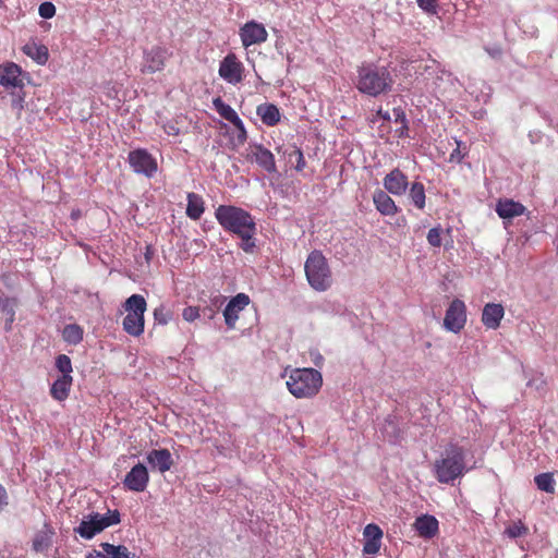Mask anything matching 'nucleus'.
Wrapping results in <instances>:
<instances>
[{"label": "nucleus", "mask_w": 558, "mask_h": 558, "mask_svg": "<svg viewBox=\"0 0 558 558\" xmlns=\"http://www.w3.org/2000/svg\"><path fill=\"white\" fill-rule=\"evenodd\" d=\"M353 83L361 94L377 97L389 93L395 81L387 66L365 61L356 68V76Z\"/></svg>", "instance_id": "1"}, {"label": "nucleus", "mask_w": 558, "mask_h": 558, "mask_svg": "<svg viewBox=\"0 0 558 558\" xmlns=\"http://www.w3.org/2000/svg\"><path fill=\"white\" fill-rule=\"evenodd\" d=\"M465 451L458 444L450 442L435 462L436 477L440 483L449 484L461 477L465 472Z\"/></svg>", "instance_id": "2"}, {"label": "nucleus", "mask_w": 558, "mask_h": 558, "mask_svg": "<svg viewBox=\"0 0 558 558\" xmlns=\"http://www.w3.org/2000/svg\"><path fill=\"white\" fill-rule=\"evenodd\" d=\"M218 223L232 234L257 230L255 218L245 209L233 205H219L215 210Z\"/></svg>", "instance_id": "3"}, {"label": "nucleus", "mask_w": 558, "mask_h": 558, "mask_svg": "<svg viewBox=\"0 0 558 558\" xmlns=\"http://www.w3.org/2000/svg\"><path fill=\"white\" fill-rule=\"evenodd\" d=\"M287 388L295 398H312L323 385L322 374L314 368L291 369Z\"/></svg>", "instance_id": "4"}, {"label": "nucleus", "mask_w": 558, "mask_h": 558, "mask_svg": "<svg viewBox=\"0 0 558 558\" xmlns=\"http://www.w3.org/2000/svg\"><path fill=\"white\" fill-rule=\"evenodd\" d=\"M304 270L308 284L315 291L324 292L331 287V270L322 252L315 250L310 253L305 260Z\"/></svg>", "instance_id": "5"}, {"label": "nucleus", "mask_w": 558, "mask_h": 558, "mask_svg": "<svg viewBox=\"0 0 558 558\" xmlns=\"http://www.w3.org/2000/svg\"><path fill=\"white\" fill-rule=\"evenodd\" d=\"M119 522L120 513L118 510H108L105 514L96 512L85 515L74 531L82 538L92 539L96 534L111 525L118 524Z\"/></svg>", "instance_id": "6"}, {"label": "nucleus", "mask_w": 558, "mask_h": 558, "mask_svg": "<svg viewBox=\"0 0 558 558\" xmlns=\"http://www.w3.org/2000/svg\"><path fill=\"white\" fill-rule=\"evenodd\" d=\"M128 161L134 172L143 174L146 178H153L158 171L156 158L144 148L131 150L128 156Z\"/></svg>", "instance_id": "7"}, {"label": "nucleus", "mask_w": 558, "mask_h": 558, "mask_svg": "<svg viewBox=\"0 0 558 558\" xmlns=\"http://www.w3.org/2000/svg\"><path fill=\"white\" fill-rule=\"evenodd\" d=\"M466 324V306L460 299H454L446 310L444 328L453 333L460 332Z\"/></svg>", "instance_id": "8"}, {"label": "nucleus", "mask_w": 558, "mask_h": 558, "mask_svg": "<svg viewBox=\"0 0 558 558\" xmlns=\"http://www.w3.org/2000/svg\"><path fill=\"white\" fill-rule=\"evenodd\" d=\"M218 72L227 83L236 85L243 80L244 65L234 53H228L220 61Z\"/></svg>", "instance_id": "9"}, {"label": "nucleus", "mask_w": 558, "mask_h": 558, "mask_svg": "<svg viewBox=\"0 0 558 558\" xmlns=\"http://www.w3.org/2000/svg\"><path fill=\"white\" fill-rule=\"evenodd\" d=\"M240 37L242 45L247 48L253 45L265 43L268 34L263 24L250 21L240 28Z\"/></svg>", "instance_id": "10"}, {"label": "nucleus", "mask_w": 558, "mask_h": 558, "mask_svg": "<svg viewBox=\"0 0 558 558\" xmlns=\"http://www.w3.org/2000/svg\"><path fill=\"white\" fill-rule=\"evenodd\" d=\"M169 56L170 52L166 48L158 46L153 47L150 50L144 52L142 71L146 73H155L161 71Z\"/></svg>", "instance_id": "11"}, {"label": "nucleus", "mask_w": 558, "mask_h": 558, "mask_svg": "<svg viewBox=\"0 0 558 558\" xmlns=\"http://www.w3.org/2000/svg\"><path fill=\"white\" fill-rule=\"evenodd\" d=\"M250 296L245 293H238L233 296L223 310V317L229 329L235 327L239 314L250 304Z\"/></svg>", "instance_id": "12"}, {"label": "nucleus", "mask_w": 558, "mask_h": 558, "mask_svg": "<svg viewBox=\"0 0 558 558\" xmlns=\"http://www.w3.org/2000/svg\"><path fill=\"white\" fill-rule=\"evenodd\" d=\"M148 481L147 468L142 463H137L125 475L123 484L128 489L140 493L146 489Z\"/></svg>", "instance_id": "13"}, {"label": "nucleus", "mask_w": 558, "mask_h": 558, "mask_svg": "<svg viewBox=\"0 0 558 558\" xmlns=\"http://www.w3.org/2000/svg\"><path fill=\"white\" fill-rule=\"evenodd\" d=\"M21 75L22 69L17 64L13 62L0 64V86H4L5 88H22L24 84Z\"/></svg>", "instance_id": "14"}, {"label": "nucleus", "mask_w": 558, "mask_h": 558, "mask_svg": "<svg viewBox=\"0 0 558 558\" xmlns=\"http://www.w3.org/2000/svg\"><path fill=\"white\" fill-rule=\"evenodd\" d=\"M250 150L247 158L254 160L260 168L269 173L276 171L275 156L269 149L260 144H252L250 145Z\"/></svg>", "instance_id": "15"}, {"label": "nucleus", "mask_w": 558, "mask_h": 558, "mask_svg": "<svg viewBox=\"0 0 558 558\" xmlns=\"http://www.w3.org/2000/svg\"><path fill=\"white\" fill-rule=\"evenodd\" d=\"M383 184L388 193L400 196L405 193L409 183L407 175L399 168H395L386 174Z\"/></svg>", "instance_id": "16"}, {"label": "nucleus", "mask_w": 558, "mask_h": 558, "mask_svg": "<svg viewBox=\"0 0 558 558\" xmlns=\"http://www.w3.org/2000/svg\"><path fill=\"white\" fill-rule=\"evenodd\" d=\"M363 536L365 538L363 553L365 555H375L381 546L383 531L376 524L369 523L364 527Z\"/></svg>", "instance_id": "17"}, {"label": "nucleus", "mask_w": 558, "mask_h": 558, "mask_svg": "<svg viewBox=\"0 0 558 558\" xmlns=\"http://www.w3.org/2000/svg\"><path fill=\"white\" fill-rule=\"evenodd\" d=\"M146 459L151 469L160 473L169 471L173 465V459L168 449H153L147 453Z\"/></svg>", "instance_id": "18"}, {"label": "nucleus", "mask_w": 558, "mask_h": 558, "mask_svg": "<svg viewBox=\"0 0 558 558\" xmlns=\"http://www.w3.org/2000/svg\"><path fill=\"white\" fill-rule=\"evenodd\" d=\"M505 310L501 304L487 303L482 313V323L488 329H497L504 318Z\"/></svg>", "instance_id": "19"}, {"label": "nucleus", "mask_w": 558, "mask_h": 558, "mask_svg": "<svg viewBox=\"0 0 558 558\" xmlns=\"http://www.w3.org/2000/svg\"><path fill=\"white\" fill-rule=\"evenodd\" d=\"M496 213L502 219H512L522 216L526 208L519 202L513 199H499L496 204Z\"/></svg>", "instance_id": "20"}, {"label": "nucleus", "mask_w": 558, "mask_h": 558, "mask_svg": "<svg viewBox=\"0 0 558 558\" xmlns=\"http://www.w3.org/2000/svg\"><path fill=\"white\" fill-rule=\"evenodd\" d=\"M373 203L376 209L384 216H393L398 213L395 201L383 190H376L374 192Z\"/></svg>", "instance_id": "21"}, {"label": "nucleus", "mask_w": 558, "mask_h": 558, "mask_svg": "<svg viewBox=\"0 0 558 558\" xmlns=\"http://www.w3.org/2000/svg\"><path fill=\"white\" fill-rule=\"evenodd\" d=\"M72 384V375L58 376L50 388L51 397L57 401H64L69 397Z\"/></svg>", "instance_id": "22"}, {"label": "nucleus", "mask_w": 558, "mask_h": 558, "mask_svg": "<svg viewBox=\"0 0 558 558\" xmlns=\"http://www.w3.org/2000/svg\"><path fill=\"white\" fill-rule=\"evenodd\" d=\"M22 51L39 65L46 64L49 58L48 48L35 41L25 44Z\"/></svg>", "instance_id": "23"}, {"label": "nucleus", "mask_w": 558, "mask_h": 558, "mask_svg": "<svg viewBox=\"0 0 558 558\" xmlns=\"http://www.w3.org/2000/svg\"><path fill=\"white\" fill-rule=\"evenodd\" d=\"M256 114L267 126H275L280 121V111L274 104H262L257 106Z\"/></svg>", "instance_id": "24"}, {"label": "nucleus", "mask_w": 558, "mask_h": 558, "mask_svg": "<svg viewBox=\"0 0 558 558\" xmlns=\"http://www.w3.org/2000/svg\"><path fill=\"white\" fill-rule=\"evenodd\" d=\"M123 330L133 337H140L144 332L145 319L144 315L126 314L123 318Z\"/></svg>", "instance_id": "25"}, {"label": "nucleus", "mask_w": 558, "mask_h": 558, "mask_svg": "<svg viewBox=\"0 0 558 558\" xmlns=\"http://www.w3.org/2000/svg\"><path fill=\"white\" fill-rule=\"evenodd\" d=\"M415 529L422 537L432 538L438 532V521L432 515H423L416 519Z\"/></svg>", "instance_id": "26"}, {"label": "nucleus", "mask_w": 558, "mask_h": 558, "mask_svg": "<svg viewBox=\"0 0 558 558\" xmlns=\"http://www.w3.org/2000/svg\"><path fill=\"white\" fill-rule=\"evenodd\" d=\"M205 208H204V201L202 196L195 194V193H189L187 194V206H186V215L189 218L193 220H197L203 215Z\"/></svg>", "instance_id": "27"}, {"label": "nucleus", "mask_w": 558, "mask_h": 558, "mask_svg": "<svg viewBox=\"0 0 558 558\" xmlns=\"http://www.w3.org/2000/svg\"><path fill=\"white\" fill-rule=\"evenodd\" d=\"M124 310L126 314H140L144 315L147 308L146 300L141 294H132L124 302Z\"/></svg>", "instance_id": "28"}, {"label": "nucleus", "mask_w": 558, "mask_h": 558, "mask_svg": "<svg viewBox=\"0 0 558 558\" xmlns=\"http://www.w3.org/2000/svg\"><path fill=\"white\" fill-rule=\"evenodd\" d=\"M213 105L215 110L220 114V117H222L230 123L234 124L241 120L235 110L231 106L226 104L220 97L215 98L213 100Z\"/></svg>", "instance_id": "29"}, {"label": "nucleus", "mask_w": 558, "mask_h": 558, "mask_svg": "<svg viewBox=\"0 0 558 558\" xmlns=\"http://www.w3.org/2000/svg\"><path fill=\"white\" fill-rule=\"evenodd\" d=\"M409 197L416 208H418V209L425 208L426 195H425V187L422 183H420V182L412 183V185L410 187V192H409Z\"/></svg>", "instance_id": "30"}, {"label": "nucleus", "mask_w": 558, "mask_h": 558, "mask_svg": "<svg viewBox=\"0 0 558 558\" xmlns=\"http://www.w3.org/2000/svg\"><path fill=\"white\" fill-rule=\"evenodd\" d=\"M62 338L69 344H77L83 339V329L76 324H69L62 330Z\"/></svg>", "instance_id": "31"}, {"label": "nucleus", "mask_w": 558, "mask_h": 558, "mask_svg": "<svg viewBox=\"0 0 558 558\" xmlns=\"http://www.w3.org/2000/svg\"><path fill=\"white\" fill-rule=\"evenodd\" d=\"M534 482L539 490L548 494L555 493L556 481L553 473H541L534 477Z\"/></svg>", "instance_id": "32"}, {"label": "nucleus", "mask_w": 558, "mask_h": 558, "mask_svg": "<svg viewBox=\"0 0 558 558\" xmlns=\"http://www.w3.org/2000/svg\"><path fill=\"white\" fill-rule=\"evenodd\" d=\"M233 126L235 130L232 136L230 137V144L233 149H238L246 142L247 132L242 120L234 123Z\"/></svg>", "instance_id": "33"}, {"label": "nucleus", "mask_w": 558, "mask_h": 558, "mask_svg": "<svg viewBox=\"0 0 558 558\" xmlns=\"http://www.w3.org/2000/svg\"><path fill=\"white\" fill-rule=\"evenodd\" d=\"M100 546L108 554L107 558H132L131 553L125 546H114L109 543H102Z\"/></svg>", "instance_id": "34"}, {"label": "nucleus", "mask_w": 558, "mask_h": 558, "mask_svg": "<svg viewBox=\"0 0 558 558\" xmlns=\"http://www.w3.org/2000/svg\"><path fill=\"white\" fill-rule=\"evenodd\" d=\"M256 231L257 230H251L250 229V230H247V231L236 235L241 240L240 247L245 253H253L254 252V248L256 247V240H255Z\"/></svg>", "instance_id": "35"}, {"label": "nucleus", "mask_w": 558, "mask_h": 558, "mask_svg": "<svg viewBox=\"0 0 558 558\" xmlns=\"http://www.w3.org/2000/svg\"><path fill=\"white\" fill-rule=\"evenodd\" d=\"M51 545V536L47 532H39L33 539V549L37 553H43Z\"/></svg>", "instance_id": "36"}, {"label": "nucleus", "mask_w": 558, "mask_h": 558, "mask_svg": "<svg viewBox=\"0 0 558 558\" xmlns=\"http://www.w3.org/2000/svg\"><path fill=\"white\" fill-rule=\"evenodd\" d=\"M529 532L527 526H525L522 521L513 522L512 524L508 525L505 530V534L509 538H518L521 536L526 535Z\"/></svg>", "instance_id": "37"}, {"label": "nucleus", "mask_w": 558, "mask_h": 558, "mask_svg": "<svg viewBox=\"0 0 558 558\" xmlns=\"http://www.w3.org/2000/svg\"><path fill=\"white\" fill-rule=\"evenodd\" d=\"M287 155H288L289 162H291V163L295 162L294 168L296 171H302L305 168L306 162H305L303 153L300 148L293 147L290 151L287 153Z\"/></svg>", "instance_id": "38"}, {"label": "nucleus", "mask_w": 558, "mask_h": 558, "mask_svg": "<svg viewBox=\"0 0 558 558\" xmlns=\"http://www.w3.org/2000/svg\"><path fill=\"white\" fill-rule=\"evenodd\" d=\"M56 368L60 372V375H71L73 372L71 359L65 354L58 355Z\"/></svg>", "instance_id": "39"}, {"label": "nucleus", "mask_w": 558, "mask_h": 558, "mask_svg": "<svg viewBox=\"0 0 558 558\" xmlns=\"http://www.w3.org/2000/svg\"><path fill=\"white\" fill-rule=\"evenodd\" d=\"M384 437L387 438L388 441L395 442L398 440L399 430L395 424L392 418H387L385 425L383 427Z\"/></svg>", "instance_id": "40"}, {"label": "nucleus", "mask_w": 558, "mask_h": 558, "mask_svg": "<svg viewBox=\"0 0 558 558\" xmlns=\"http://www.w3.org/2000/svg\"><path fill=\"white\" fill-rule=\"evenodd\" d=\"M417 7L426 14L437 13L438 0H416Z\"/></svg>", "instance_id": "41"}, {"label": "nucleus", "mask_w": 558, "mask_h": 558, "mask_svg": "<svg viewBox=\"0 0 558 558\" xmlns=\"http://www.w3.org/2000/svg\"><path fill=\"white\" fill-rule=\"evenodd\" d=\"M527 386L537 391H543L546 387V379L543 374L536 373L529 379Z\"/></svg>", "instance_id": "42"}, {"label": "nucleus", "mask_w": 558, "mask_h": 558, "mask_svg": "<svg viewBox=\"0 0 558 558\" xmlns=\"http://www.w3.org/2000/svg\"><path fill=\"white\" fill-rule=\"evenodd\" d=\"M427 242L429 245L434 247H439L441 245V228L435 227L432 228L427 233Z\"/></svg>", "instance_id": "43"}, {"label": "nucleus", "mask_w": 558, "mask_h": 558, "mask_svg": "<svg viewBox=\"0 0 558 558\" xmlns=\"http://www.w3.org/2000/svg\"><path fill=\"white\" fill-rule=\"evenodd\" d=\"M14 307H15V300L14 299H11V298H8V296H2L0 298V308L3 313L8 314L11 316V320H13V316H14Z\"/></svg>", "instance_id": "44"}, {"label": "nucleus", "mask_w": 558, "mask_h": 558, "mask_svg": "<svg viewBox=\"0 0 558 558\" xmlns=\"http://www.w3.org/2000/svg\"><path fill=\"white\" fill-rule=\"evenodd\" d=\"M201 316L199 308L196 306H186L182 312V317L189 323H193Z\"/></svg>", "instance_id": "45"}, {"label": "nucleus", "mask_w": 558, "mask_h": 558, "mask_svg": "<svg viewBox=\"0 0 558 558\" xmlns=\"http://www.w3.org/2000/svg\"><path fill=\"white\" fill-rule=\"evenodd\" d=\"M39 15L44 19H51L56 14V7L51 2H44L38 9Z\"/></svg>", "instance_id": "46"}, {"label": "nucleus", "mask_w": 558, "mask_h": 558, "mask_svg": "<svg viewBox=\"0 0 558 558\" xmlns=\"http://www.w3.org/2000/svg\"><path fill=\"white\" fill-rule=\"evenodd\" d=\"M223 299L221 296H216L213 300V306H207L203 308V315L208 317L209 319H213L216 315V310L214 307H218L222 304Z\"/></svg>", "instance_id": "47"}, {"label": "nucleus", "mask_w": 558, "mask_h": 558, "mask_svg": "<svg viewBox=\"0 0 558 558\" xmlns=\"http://www.w3.org/2000/svg\"><path fill=\"white\" fill-rule=\"evenodd\" d=\"M456 144H457V148H454L452 150V153L450 154L449 160L451 162H461L462 159L464 158V154L461 151L462 143H461V141L456 140Z\"/></svg>", "instance_id": "48"}, {"label": "nucleus", "mask_w": 558, "mask_h": 558, "mask_svg": "<svg viewBox=\"0 0 558 558\" xmlns=\"http://www.w3.org/2000/svg\"><path fill=\"white\" fill-rule=\"evenodd\" d=\"M392 116H393V122L396 124L408 122L405 113H404V111L401 108H395L393 112H392Z\"/></svg>", "instance_id": "49"}, {"label": "nucleus", "mask_w": 558, "mask_h": 558, "mask_svg": "<svg viewBox=\"0 0 558 558\" xmlns=\"http://www.w3.org/2000/svg\"><path fill=\"white\" fill-rule=\"evenodd\" d=\"M163 130L170 136H177L180 134V129L177 126V124L174 122H171V121L167 122L163 125Z\"/></svg>", "instance_id": "50"}, {"label": "nucleus", "mask_w": 558, "mask_h": 558, "mask_svg": "<svg viewBox=\"0 0 558 558\" xmlns=\"http://www.w3.org/2000/svg\"><path fill=\"white\" fill-rule=\"evenodd\" d=\"M154 317L155 319L160 323V324H167L168 323V317L167 315L165 314V311H163V307H158L154 311Z\"/></svg>", "instance_id": "51"}, {"label": "nucleus", "mask_w": 558, "mask_h": 558, "mask_svg": "<svg viewBox=\"0 0 558 558\" xmlns=\"http://www.w3.org/2000/svg\"><path fill=\"white\" fill-rule=\"evenodd\" d=\"M8 505V494L5 488L0 485V511L4 509V507Z\"/></svg>", "instance_id": "52"}, {"label": "nucleus", "mask_w": 558, "mask_h": 558, "mask_svg": "<svg viewBox=\"0 0 558 558\" xmlns=\"http://www.w3.org/2000/svg\"><path fill=\"white\" fill-rule=\"evenodd\" d=\"M400 126L396 130L399 137H404L408 135V122H403L399 124Z\"/></svg>", "instance_id": "53"}, {"label": "nucleus", "mask_w": 558, "mask_h": 558, "mask_svg": "<svg viewBox=\"0 0 558 558\" xmlns=\"http://www.w3.org/2000/svg\"><path fill=\"white\" fill-rule=\"evenodd\" d=\"M311 355H312V361L316 366L322 365V363L324 361V357L322 356V354H319L318 352H312Z\"/></svg>", "instance_id": "54"}, {"label": "nucleus", "mask_w": 558, "mask_h": 558, "mask_svg": "<svg viewBox=\"0 0 558 558\" xmlns=\"http://www.w3.org/2000/svg\"><path fill=\"white\" fill-rule=\"evenodd\" d=\"M377 117L381 118L384 121H390L391 120V116L388 111H383L381 109H379L377 111Z\"/></svg>", "instance_id": "55"}, {"label": "nucleus", "mask_w": 558, "mask_h": 558, "mask_svg": "<svg viewBox=\"0 0 558 558\" xmlns=\"http://www.w3.org/2000/svg\"><path fill=\"white\" fill-rule=\"evenodd\" d=\"M108 554L106 551H94L88 555L87 558H107Z\"/></svg>", "instance_id": "56"}, {"label": "nucleus", "mask_w": 558, "mask_h": 558, "mask_svg": "<svg viewBox=\"0 0 558 558\" xmlns=\"http://www.w3.org/2000/svg\"><path fill=\"white\" fill-rule=\"evenodd\" d=\"M10 558H19V557H10Z\"/></svg>", "instance_id": "57"}]
</instances>
